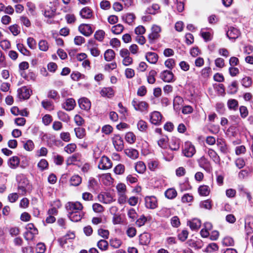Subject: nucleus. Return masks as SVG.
<instances>
[{
	"instance_id": "412c9836",
	"label": "nucleus",
	"mask_w": 253,
	"mask_h": 253,
	"mask_svg": "<svg viewBox=\"0 0 253 253\" xmlns=\"http://www.w3.org/2000/svg\"><path fill=\"white\" fill-rule=\"evenodd\" d=\"M76 106V102L73 98L67 99L62 105V107L67 111L73 110Z\"/></svg>"
},
{
	"instance_id": "ea45409f",
	"label": "nucleus",
	"mask_w": 253,
	"mask_h": 253,
	"mask_svg": "<svg viewBox=\"0 0 253 253\" xmlns=\"http://www.w3.org/2000/svg\"><path fill=\"white\" fill-rule=\"evenodd\" d=\"M198 192L200 195L206 196L209 194L210 192V189L208 186L202 185L199 187Z\"/></svg>"
},
{
	"instance_id": "603ef678",
	"label": "nucleus",
	"mask_w": 253,
	"mask_h": 253,
	"mask_svg": "<svg viewBox=\"0 0 253 253\" xmlns=\"http://www.w3.org/2000/svg\"><path fill=\"white\" fill-rule=\"evenodd\" d=\"M17 47L18 50L23 55H30V52L22 43H17Z\"/></svg>"
},
{
	"instance_id": "a878e982",
	"label": "nucleus",
	"mask_w": 253,
	"mask_h": 253,
	"mask_svg": "<svg viewBox=\"0 0 253 253\" xmlns=\"http://www.w3.org/2000/svg\"><path fill=\"white\" fill-rule=\"evenodd\" d=\"M150 235L148 233L141 234L139 236V242L143 245H147L150 243Z\"/></svg>"
},
{
	"instance_id": "864d4df0",
	"label": "nucleus",
	"mask_w": 253,
	"mask_h": 253,
	"mask_svg": "<svg viewBox=\"0 0 253 253\" xmlns=\"http://www.w3.org/2000/svg\"><path fill=\"white\" fill-rule=\"evenodd\" d=\"M38 233V231L36 230H34V232L26 231L24 235V238L27 241L32 240Z\"/></svg>"
},
{
	"instance_id": "423d86ee",
	"label": "nucleus",
	"mask_w": 253,
	"mask_h": 253,
	"mask_svg": "<svg viewBox=\"0 0 253 253\" xmlns=\"http://www.w3.org/2000/svg\"><path fill=\"white\" fill-rule=\"evenodd\" d=\"M112 141L117 151H121L124 149V141L120 135L115 134L112 137Z\"/></svg>"
},
{
	"instance_id": "4c0bfd02",
	"label": "nucleus",
	"mask_w": 253,
	"mask_h": 253,
	"mask_svg": "<svg viewBox=\"0 0 253 253\" xmlns=\"http://www.w3.org/2000/svg\"><path fill=\"white\" fill-rule=\"evenodd\" d=\"M165 196L169 199H172L177 196V192L174 188H169L165 191Z\"/></svg>"
},
{
	"instance_id": "5fc2aeb1",
	"label": "nucleus",
	"mask_w": 253,
	"mask_h": 253,
	"mask_svg": "<svg viewBox=\"0 0 253 253\" xmlns=\"http://www.w3.org/2000/svg\"><path fill=\"white\" fill-rule=\"evenodd\" d=\"M48 167V164L45 159H42L38 164V167L41 171L46 169Z\"/></svg>"
},
{
	"instance_id": "e2e57ef3",
	"label": "nucleus",
	"mask_w": 253,
	"mask_h": 253,
	"mask_svg": "<svg viewBox=\"0 0 253 253\" xmlns=\"http://www.w3.org/2000/svg\"><path fill=\"white\" fill-rule=\"evenodd\" d=\"M105 32L103 30H98L94 34V38L98 41L101 42L104 39Z\"/></svg>"
},
{
	"instance_id": "de8ad7c7",
	"label": "nucleus",
	"mask_w": 253,
	"mask_h": 253,
	"mask_svg": "<svg viewBox=\"0 0 253 253\" xmlns=\"http://www.w3.org/2000/svg\"><path fill=\"white\" fill-rule=\"evenodd\" d=\"M135 15L133 13H127L123 16V19L128 24H131L135 19Z\"/></svg>"
},
{
	"instance_id": "6e6d98bb",
	"label": "nucleus",
	"mask_w": 253,
	"mask_h": 253,
	"mask_svg": "<svg viewBox=\"0 0 253 253\" xmlns=\"http://www.w3.org/2000/svg\"><path fill=\"white\" fill-rule=\"evenodd\" d=\"M97 247L102 251H106L108 249V243L105 240H100L97 243Z\"/></svg>"
},
{
	"instance_id": "7c9ffc66",
	"label": "nucleus",
	"mask_w": 253,
	"mask_h": 253,
	"mask_svg": "<svg viewBox=\"0 0 253 253\" xmlns=\"http://www.w3.org/2000/svg\"><path fill=\"white\" fill-rule=\"evenodd\" d=\"M208 154L209 157L216 164L220 162V159L216 152L211 149H209Z\"/></svg>"
},
{
	"instance_id": "37998d69",
	"label": "nucleus",
	"mask_w": 253,
	"mask_h": 253,
	"mask_svg": "<svg viewBox=\"0 0 253 253\" xmlns=\"http://www.w3.org/2000/svg\"><path fill=\"white\" fill-rule=\"evenodd\" d=\"M160 6L157 4H153L151 6L147 8L146 12L150 14H155L158 12Z\"/></svg>"
},
{
	"instance_id": "7ed1b4c3",
	"label": "nucleus",
	"mask_w": 253,
	"mask_h": 253,
	"mask_svg": "<svg viewBox=\"0 0 253 253\" xmlns=\"http://www.w3.org/2000/svg\"><path fill=\"white\" fill-rule=\"evenodd\" d=\"M132 105L136 111L143 112L147 111L149 105L143 101H139L136 99H134L132 101Z\"/></svg>"
},
{
	"instance_id": "393cba45",
	"label": "nucleus",
	"mask_w": 253,
	"mask_h": 253,
	"mask_svg": "<svg viewBox=\"0 0 253 253\" xmlns=\"http://www.w3.org/2000/svg\"><path fill=\"white\" fill-rule=\"evenodd\" d=\"M98 187L97 181L93 177H90L87 182L88 189L91 192L95 191Z\"/></svg>"
},
{
	"instance_id": "3c124183",
	"label": "nucleus",
	"mask_w": 253,
	"mask_h": 253,
	"mask_svg": "<svg viewBox=\"0 0 253 253\" xmlns=\"http://www.w3.org/2000/svg\"><path fill=\"white\" fill-rule=\"evenodd\" d=\"M21 76L28 81H34L36 78V76L33 72H29L27 75L25 73H21Z\"/></svg>"
},
{
	"instance_id": "c85d7f7f",
	"label": "nucleus",
	"mask_w": 253,
	"mask_h": 253,
	"mask_svg": "<svg viewBox=\"0 0 253 253\" xmlns=\"http://www.w3.org/2000/svg\"><path fill=\"white\" fill-rule=\"evenodd\" d=\"M188 224L192 230H198L201 225V221L198 219H194L188 221Z\"/></svg>"
},
{
	"instance_id": "13d9d810",
	"label": "nucleus",
	"mask_w": 253,
	"mask_h": 253,
	"mask_svg": "<svg viewBox=\"0 0 253 253\" xmlns=\"http://www.w3.org/2000/svg\"><path fill=\"white\" fill-rule=\"evenodd\" d=\"M122 243L121 240L117 238L112 239L110 241L111 246L115 249L119 248L121 246Z\"/></svg>"
},
{
	"instance_id": "bb28decb",
	"label": "nucleus",
	"mask_w": 253,
	"mask_h": 253,
	"mask_svg": "<svg viewBox=\"0 0 253 253\" xmlns=\"http://www.w3.org/2000/svg\"><path fill=\"white\" fill-rule=\"evenodd\" d=\"M100 94L104 97H112L114 94V91L112 87H104L101 89Z\"/></svg>"
},
{
	"instance_id": "f3484780",
	"label": "nucleus",
	"mask_w": 253,
	"mask_h": 253,
	"mask_svg": "<svg viewBox=\"0 0 253 253\" xmlns=\"http://www.w3.org/2000/svg\"><path fill=\"white\" fill-rule=\"evenodd\" d=\"M240 32L236 28L231 27L226 32L227 37L230 39L235 40L239 37Z\"/></svg>"
},
{
	"instance_id": "4468645a",
	"label": "nucleus",
	"mask_w": 253,
	"mask_h": 253,
	"mask_svg": "<svg viewBox=\"0 0 253 253\" xmlns=\"http://www.w3.org/2000/svg\"><path fill=\"white\" fill-rule=\"evenodd\" d=\"M150 122L155 125H159L161 122L162 116L159 112L154 111L150 114Z\"/></svg>"
},
{
	"instance_id": "09e8293b",
	"label": "nucleus",
	"mask_w": 253,
	"mask_h": 253,
	"mask_svg": "<svg viewBox=\"0 0 253 253\" xmlns=\"http://www.w3.org/2000/svg\"><path fill=\"white\" fill-rule=\"evenodd\" d=\"M124 30V26L120 24L116 25L112 27L111 31L113 33L118 35L120 34Z\"/></svg>"
},
{
	"instance_id": "cd10ccee",
	"label": "nucleus",
	"mask_w": 253,
	"mask_h": 253,
	"mask_svg": "<svg viewBox=\"0 0 253 253\" xmlns=\"http://www.w3.org/2000/svg\"><path fill=\"white\" fill-rule=\"evenodd\" d=\"M101 178L103 183L107 186L110 185L113 183V178L110 173L103 174L101 176Z\"/></svg>"
},
{
	"instance_id": "338daca9",
	"label": "nucleus",
	"mask_w": 253,
	"mask_h": 253,
	"mask_svg": "<svg viewBox=\"0 0 253 253\" xmlns=\"http://www.w3.org/2000/svg\"><path fill=\"white\" fill-rule=\"evenodd\" d=\"M77 148L76 145L74 143H71L68 144L65 148V151L71 154L73 153Z\"/></svg>"
},
{
	"instance_id": "ddd939ff",
	"label": "nucleus",
	"mask_w": 253,
	"mask_h": 253,
	"mask_svg": "<svg viewBox=\"0 0 253 253\" xmlns=\"http://www.w3.org/2000/svg\"><path fill=\"white\" fill-rule=\"evenodd\" d=\"M161 79L165 82H173L174 80L173 74L170 71L165 70L160 74Z\"/></svg>"
},
{
	"instance_id": "c756f323",
	"label": "nucleus",
	"mask_w": 253,
	"mask_h": 253,
	"mask_svg": "<svg viewBox=\"0 0 253 253\" xmlns=\"http://www.w3.org/2000/svg\"><path fill=\"white\" fill-rule=\"evenodd\" d=\"M126 154L132 159H136L138 157V151L134 149H127L125 150Z\"/></svg>"
},
{
	"instance_id": "473e14b6",
	"label": "nucleus",
	"mask_w": 253,
	"mask_h": 253,
	"mask_svg": "<svg viewBox=\"0 0 253 253\" xmlns=\"http://www.w3.org/2000/svg\"><path fill=\"white\" fill-rule=\"evenodd\" d=\"M157 74V72L154 70H151L147 76V82L150 84H154L156 82L155 77Z\"/></svg>"
},
{
	"instance_id": "b1692460",
	"label": "nucleus",
	"mask_w": 253,
	"mask_h": 253,
	"mask_svg": "<svg viewBox=\"0 0 253 253\" xmlns=\"http://www.w3.org/2000/svg\"><path fill=\"white\" fill-rule=\"evenodd\" d=\"M80 14L83 18L89 19L92 16V11L88 7H85L81 9Z\"/></svg>"
},
{
	"instance_id": "39448f33",
	"label": "nucleus",
	"mask_w": 253,
	"mask_h": 253,
	"mask_svg": "<svg viewBox=\"0 0 253 253\" xmlns=\"http://www.w3.org/2000/svg\"><path fill=\"white\" fill-rule=\"evenodd\" d=\"M197 162L199 167L204 169L207 172H211V171L212 167L211 163L205 156H202L198 159Z\"/></svg>"
},
{
	"instance_id": "8fccbe9b",
	"label": "nucleus",
	"mask_w": 253,
	"mask_h": 253,
	"mask_svg": "<svg viewBox=\"0 0 253 253\" xmlns=\"http://www.w3.org/2000/svg\"><path fill=\"white\" fill-rule=\"evenodd\" d=\"M39 49L43 51H46L49 48V45L46 40H41L39 42Z\"/></svg>"
},
{
	"instance_id": "0e129e2a",
	"label": "nucleus",
	"mask_w": 253,
	"mask_h": 253,
	"mask_svg": "<svg viewBox=\"0 0 253 253\" xmlns=\"http://www.w3.org/2000/svg\"><path fill=\"white\" fill-rule=\"evenodd\" d=\"M218 249V246L215 243H211L208 245L205 249V252L207 253H211L213 251H217Z\"/></svg>"
},
{
	"instance_id": "a19ab883",
	"label": "nucleus",
	"mask_w": 253,
	"mask_h": 253,
	"mask_svg": "<svg viewBox=\"0 0 253 253\" xmlns=\"http://www.w3.org/2000/svg\"><path fill=\"white\" fill-rule=\"evenodd\" d=\"M47 97L55 101H57L60 98L58 92L54 89H50L48 91Z\"/></svg>"
},
{
	"instance_id": "680f3d73",
	"label": "nucleus",
	"mask_w": 253,
	"mask_h": 253,
	"mask_svg": "<svg viewBox=\"0 0 253 253\" xmlns=\"http://www.w3.org/2000/svg\"><path fill=\"white\" fill-rule=\"evenodd\" d=\"M75 131L77 137L80 139L83 138L85 135V130L83 128H76Z\"/></svg>"
},
{
	"instance_id": "1a4fd4ad",
	"label": "nucleus",
	"mask_w": 253,
	"mask_h": 253,
	"mask_svg": "<svg viewBox=\"0 0 253 253\" xmlns=\"http://www.w3.org/2000/svg\"><path fill=\"white\" fill-rule=\"evenodd\" d=\"M79 30L83 35L86 37L90 36L93 32L90 25L87 24H81L79 27Z\"/></svg>"
},
{
	"instance_id": "dca6fc26",
	"label": "nucleus",
	"mask_w": 253,
	"mask_h": 253,
	"mask_svg": "<svg viewBox=\"0 0 253 253\" xmlns=\"http://www.w3.org/2000/svg\"><path fill=\"white\" fill-rule=\"evenodd\" d=\"M84 216V214L82 211H69L68 217L69 218L74 222H78Z\"/></svg>"
},
{
	"instance_id": "f257e3e1",
	"label": "nucleus",
	"mask_w": 253,
	"mask_h": 253,
	"mask_svg": "<svg viewBox=\"0 0 253 253\" xmlns=\"http://www.w3.org/2000/svg\"><path fill=\"white\" fill-rule=\"evenodd\" d=\"M182 153L184 156L191 158L196 153L195 147L191 142H185L182 148Z\"/></svg>"
},
{
	"instance_id": "58836bf2",
	"label": "nucleus",
	"mask_w": 253,
	"mask_h": 253,
	"mask_svg": "<svg viewBox=\"0 0 253 253\" xmlns=\"http://www.w3.org/2000/svg\"><path fill=\"white\" fill-rule=\"evenodd\" d=\"M23 180L24 185H18V189L21 192L20 195H24L26 193L29 184L28 180L26 178H23Z\"/></svg>"
},
{
	"instance_id": "a211bd4d",
	"label": "nucleus",
	"mask_w": 253,
	"mask_h": 253,
	"mask_svg": "<svg viewBox=\"0 0 253 253\" xmlns=\"http://www.w3.org/2000/svg\"><path fill=\"white\" fill-rule=\"evenodd\" d=\"M79 105L81 109L84 110H88L91 107V103L88 99L85 97L80 98L78 101Z\"/></svg>"
},
{
	"instance_id": "2eb2a0df",
	"label": "nucleus",
	"mask_w": 253,
	"mask_h": 253,
	"mask_svg": "<svg viewBox=\"0 0 253 253\" xmlns=\"http://www.w3.org/2000/svg\"><path fill=\"white\" fill-rule=\"evenodd\" d=\"M152 32L149 35L148 38L150 42H153L157 39L159 37V33L161 31L160 26L154 25L151 29Z\"/></svg>"
},
{
	"instance_id": "6e6552de",
	"label": "nucleus",
	"mask_w": 253,
	"mask_h": 253,
	"mask_svg": "<svg viewBox=\"0 0 253 253\" xmlns=\"http://www.w3.org/2000/svg\"><path fill=\"white\" fill-rule=\"evenodd\" d=\"M87 47L89 50L91 54L94 57H97L100 54V51L97 47V44L93 40H89L87 44Z\"/></svg>"
},
{
	"instance_id": "69168bd1",
	"label": "nucleus",
	"mask_w": 253,
	"mask_h": 253,
	"mask_svg": "<svg viewBox=\"0 0 253 253\" xmlns=\"http://www.w3.org/2000/svg\"><path fill=\"white\" fill-rule=\"evenodd\" d=\"M118 202L120 204H124L126 202L127 197L126 195V193H118Z\"/></svg>"
},
{
	"instance_id": "c03bdc74",
	"label": "nucleus",
	"mask_w": 253,
	"mask_h": 253,
	"mask_svg": "<svg viewBox=\"0 0 253 253\" xmlns=\"http://www.w3.org/2000/svg\"><path fill=\"white\" fill-rule=\"evenodd\" d=\"M217 145L222 153L224 154H226L228 153V151L227 146L223 141L221 140H218L217 141Z\"/></svg>"
},
{
	"instance_id": "052dcab7",
	"label": "nucleus",
	"mask_w": 253,
	"mask_h": 253,
	"mask_svg": "<svg viewBox=\"0 0 253 253\" xmlns=\"http://www.w3.org/2000/svg\"><path fill=\"white\" fill-rule=\"evenodd\" d=\"M125 139L127 142L130 144H132L134 143L135 140V136L132 132H128L126 133Z\"/></svg>"
},
{
	"instance_id": "6ab92c4d",
	"label": "nucleus",
	"mask_w": 253,
	"mask_h": 253,
	"mask_svg": "<svg viewBox=\"0 0 253 253\" xmlns=\"http://www.w3.org/2000/svg\"><path fill=\"white\" fill-rule=\"evenodd\" d=\"M81 155L80 153H75L68 157L66 160L67 166L75 165L76 162H81Z\"/></svg>"
},
{
	"instance_id": "20e7f679",
	"label": "nucleus",
	"mask_w": 253,
	"mask_h": 253,
	"mask_svg": "<svg viewBox=\"0 0 253 253\" xmlns=\"http://www.w3.org/2000/svg\"><path fill=\"white\" fill-rule=\"evenodd\" d=\"M245 231L247 235H249L253 232V216L247 215L245 219Z\"/></svg>"
},
{
	"instance_id": "2f4dec72",
	"label": "nucleus",
	"mask_w": 253,
	"mask_h": 253,
	"mask_svg": "<svg viewBox=\"0 0 253 253\" xmlns=\"http://www.w3.org/2000/svg\"><path fill=\"white\" fill-rule=\"evenodd\" d=\"M42 107L48 111H52L54 110V104L52 101L48 100H44L41 103Z\"/></svg>"
},
{
	"instance_id": "4d7b16f0",
	"label": "nucleus",
	"mask_w": 253,
	"mask_h": 253,
	"mask_svg": "<svg viewBox=\"0 0 253 253\" xmlns=\"http://www.w3.org/2000/svg\"><path fill=\"white\" fill-rule=\"evenodd\" d=\"M222 244L225 246H233L234 245V241L232 237L227 236L223 238Z\"/></svg>"
},
{
	"instance_id": "f8f14e48",
	"label": "nucleus",
	"mask_w": 253,
	"mask_h": 253,
	"mask_svg": "<svg viewBox=\"0 0 253 253\" xmlns=\"http://www.w3.org/2000/svg\"><path fill=\"white\" fill-rule=\"evenodd\" d=\"M66 209L69 211H81L83 209L82 204L79 202H68L66 205Z\"/></svg>"
},
{
	"instance_id": "0eeeda50",
	"label": "nucleus",
	"mask_w": 253,
	"mask_h": 253,
	"mask_svg": "<svg viewBox=\"0 0 253 253\" xmlns=\"http://www.w3.org/2000/svg\"><path fill=\"white\" fill-rule=\"evenodd\" d=\"M112 167V162L108 157L105 156H103L101 157L98 166L99 169H107L111 168Z\"/></svg>"
},
{
	"instance_id": "e433bc0d",
	"label": "nucleus",
	"mask_w": 253,
	"mask_h": 253,
	"mask_svg": "<svg viewBox=\"0 0 253 253\" xmlns=\"http://www.w3.org/2000/svg\"><path fill=\"white\" fill-rule=\"evenodd\" d=\"M115 56V53L112 49H107L104 53V59L107 61H112Z\"/></svg>"
},
{
	"instance_id": "a18cd8bd",
	"label": "nucleus",
	"mask_w": 253,
	"mask_h": 253,
	"mask_svg": "<svg viewBox=\"0 0 253 253\" xmlns=\"http://www.w3.org/2000/svg\"><path fill=\"white\" fill-rule=\"evenodd\" d=\"M58 118L61 121L64 122H68L70 120V117L67 114L62 111L57 112Z\"/></svg>"
},
{
	"instance_id": "aec40b11",
	"label": "nucleus",
	"mask_w": 253,
	"mask_h": 253,
	"mask_svg": "<svg viewBox=\"0 0 253 253\" xmlns=\"http://www.w3.org/2000/svg\"><path fill=\"white\" fill-rule=\"evenodd\" d=\"M180 140L176 137H172L169 142V147L172 151H178L180 145Z\"/></svg>"
},
{
	"instance_id": "9d476101",
	"label": "nucleus",
	"mask_w": 253,
	"mask_h": 253,
	"mask_svg": "<svg viewBox=\"0 0 253 253\" xmlns=\"http://www.w3.org/2000/svg\"><path fill=\"white\" fill-rule=\"evenodd\" d=\"M31 91L26 86H23L17 90L18 97L20 99H27L31 95Z\"/></svg>"
},
{
	"instance_id": "9b49d317",
	"label": "nucleus",
	"mask_w": 253,
	"mask_h": 253,
	"mask_svg": "<svg viewBox=\"0 0 253 253\" xmlns=\"http://www.w3.org/2000/svg\"><path fill=\"white\" fill-rule=\"evenodd\" d=\"M146 207L154 209L157 207V200L155 196H147L145 198Z\"/></svg>"
},
{
	"instance_id": "49530a36",
	"label": "nucleus",
	"mask_w": 253,
	"mask_h": 253,
	"mask_svg": "<svg viewBox=\"0 0 253 253\" xmlns=\"http://www.w3.org/2000/svg\"><path fill=\"white\" fill-rule=\"evenodd\" d=\"M137 126L139 130L142 132H145L148 128L147 123L142 120L138 122Z\"/></svg>"
},
{
	"instance_id": "c9c22d12",
	"label": "nucleus",
	"mask_w": 253,
	"mask_h": 253,
	"mask_svg": "<svg viewBox=\"0 0 253 253\" xmlns=\"http://www.w3.org/2000/svg\"><path fill=\"white\" fill-rule=\"evenodd\" d=\"M148 169L151 171H155L159 168V162L157 160H150L148 163Z\"/></svg>"
},
{
	"instance_id": "72a5a7b5",
	"label": "nucleus",
	"mask_w": 253,
	"mask_h": 253,
	"mask_svg": "<svg viewBox=\"0 0 253 253\" xmlns=\"http://www.w3.org/2000/svg\"><path fill=\"white\" fill-rule=\"evenodd\" d=\"M71 185L77 186L82 182V178L79 175H73L70 180Z\"/></svg>"
},
{
	"instance_id": "bf43d9fd",
	"label": "nucleus",
	"mask_w": 253,
	"mask_h": 253,
	"mask_svg": "<svg viewBox=\"0 0 253 253\" xmlns=\"http://www.w3.org/2000/svg\"><path fill=\"white\" fill-rule=\"evenodd\" d=\"M241 83L244 87H249L252 84V80L250 77H245L242 80Z\"/></svg>"
},
{
	"instance_id": "f03ea898",
	"label": "nucleus",
	"mask_w": 253,
	"mask_h": 253,
	"mask_svg": "<svg viewBox=\"0 0 253 253\" xmlns=\"http://www.w3.org/2000/svg\"><path fill=\"white\" fill-rule=\"evenodd\" d=\"M98 200L104 204H110L115 201L114 196L108 192H101L97 196Z\"/></svg>"
},
{
	"instance_id": "4be33fe9",
	"label": "nucleus",
	"mask_w": 253,
	"mask_h": 253,
	"mask_svg": "<svg viewBox=\"0 0 253 253\" xmlns=\"http://www.w3.org/2000/svg\"><path fill=\"white\" fill-rule=\"evenodd\" d=\"M145 58L151 64H156L158 60V55L152 52H147L145 54Z\"/></svg>"
},
{
	"instance_id": "79ce46f5",
	"label": "nucleus",
	"mask_w": 253,
	"mask_h": 253,
	"mask_svg": "<svg viewBox=\"0 0 253 253\" xmlns=\"http://www.w3.org/2000/svg\"><path fill=\"white\" fill-rule=\"evenodd\" d=\"M227 106L229 109L236 110L238 106V102L234 99H230L227 102Z\"/></svg>"
},
{
	"instance_id": "5701e85b",
	"label": "nucleus",
	"mask_w": 253,
	"mask_h": 253,
	"mask_svg": "<svg viewBox=\"0 0 253 253\" xmlns=\"http://www.w3.org/2000/svg\"><path fill=\"white\" fill-rule=\"evenodd\" d=\"M20 159L17 156H13L10 158L8 162V166L12 169H16L19 165Z\"/></svg>"
},
{
	"instance_id": "774afa93",
	"label": "nucleus",
	"mask_w": 253,
	"mask_h": 253,
	"mask_svg": "<svg viewBox=\"0 0 253 253\" xmlns=\"http://www.w3.org/2000/svg\"><path fill=\"white\" fill-rule=\"evenodd\" d=\"M125 168L122 164H119L114 169V171L116 174H122L125 172Z\"/></svg>"
},
{
	"instance_id": "f704fd0d",
	"label": "nucleus",
	"mask_w": 253,
	"mask_h": 253,
	"mask_svg": "<svg viewBox=\"0 0 253 253\" xmlns=\"http://www.w3.org/2000/svg\"><path fill=\"white\" fill-rule=\"evenodd\" d=\"M146 169L145 164L142 161L137 162L135 166V170L139 173H143L145 171Z\"/></svg>"
}]
</instances>
